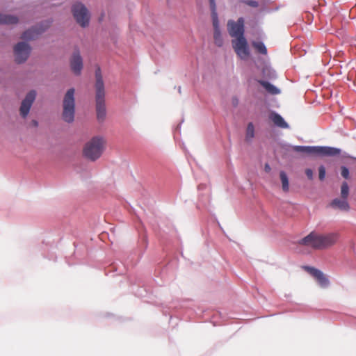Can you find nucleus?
Segmentation results:
<instances>
[{
  "label": "nucleus",
  "instance_id": "dca6fc26",
  "mask_svg": "<svg viewBox=\"0 0 356 356\" xmlns=\"http://www.w3.org/2000/svg\"><path fill=\"white\" fill-rule=\"evenodd\" d=\"M331 205L333 207H337L341 210L348 211L349 209V204L346 200V199L340 200L336 198L332 200Z\"/></svg>",
  "mask_w": 356,
  "mask_h": 356
},
{
  "label": "nucleus",
  "instance_id": "0eeeda50",
  "mask_svg": "<svg viewBox=\"0 0 356 356\" xmlns=\"http://www.w3.org/2000/svg\"><path fill=\"white\" fill-rule=\"evenodd\" d=\"M35 96L36 92L35 90H31L26 95L19 108L22 117L26 118L28 115L30 108L35 99Z\"/></svg>",
  "mask_w": 356,
  "mask_h": 356
},
{
  "label": "nucleus",
  "instance_id": "9b49d317",
  "mask_svg": "<svg viewBox=\"0 0 356 356\" xmlns=\"http://www.w3.org/2000/svg\"><path fill=\"white\" fill-rule=\"evenodd\" d=\"M210 7L211 10V17L213 21V26L214 28V33L215 35H218L220 33L219 29V21L218 17V14L216 12V5L215 0H209Z\"/></svg>",
  "mask_w": 356,
  "mask_h": 356
},
{
  "label": "nucleus",
  "instance_id": "c85d7f7f",
  "mask_svg": "<svg viewBox=\"0 0 356 356\" xmlns=\"http://www.w3.org/2000/svg\"><path fill=\"white\" fill-rule=\"evenodd\" d=\"M31 124H33V126H34V127H37V126H38V122H37L35 120H33L31 121Z\"/></svg>",
  "mask_w": 356,
  "mask_h": 356
},
{
  "label": "nucleus",
  "instance_id": "6ab92c4d",
  "mask_svg": "<svg viewBox=\"0 0 356 356\" xmlns=\"http://www.w3.org/2000/svg\"><path fill=\"white\" fill-rule=\"evenodd\" d=\"M259 83L269 93L272 95H277L280 93V90L271 83L265 81H260Z\"/></svg>",
  "mask_w": 356,
  "mask_h": 356
},
{
  "label": "nucleus",
  "instance_id": "5701e85b",
  "mask_svg": "<svg viewBox=\"0 0 356 356\" xmlns=\"http://www.w3.org/2000/svg\"><path fill=\"white\" fill-rule=\"evenodd\" d=\"M341 175L344 179H348L350 178V172L348 168H346V166H341Z\"/></svg>",
  "mask_w": 356,
  "mask_h": 356
},
{
  "label": "nucleus",
  "instance_id": "a878e982",
  "mask_svg": "<svg viewBox=\"0 0 356 356\" xmlns=\"http://www.w3.org/2000/svg\"><path fill=\"white\" fill-rule=\"evenodd\" d=\"M257 48V50L259 53L262 54H266L267 53V49L266 46H254Z\"/></svg>",
  "mask_w": 356,
  "mask_h": 356
},
{
  "label": "nucleus",
  "instance_id": "aec40b11",
  "mask_svg": "<svg viewBox=\"0 0 356 356\" xmlns=\"http://www.w3.org/2000/svg\"><path fill=\"white\" fill-rule=\"evenodd\" d=\"M280 177L282 181V190L284 192L289 191V179L286 174L284 171H282L280 173Z\"/></svg>",
  "mask_w": 356,
  "mask_h": 356
},
{
  "label": "nucleus",
  "instance_id": "cd10ccee",
  "mask_svg": "<svg viewBox=\"0 0 356 356\" xmlns=\"http://www.w3.org/2000/svg\"><path fill=\"white\" fill-rule=\"evenodd\" d=\"M264 169H265V171L267 172H269L270 171V170H271L270 166L268 163H266L265 165Z\"/></svg>",
  "mask_w": 356,
  "mask_h": 356
},
{
  "label": "nucleus",
  "instance_id": "9d476101",
  "mask_svg": "<svg viewBox=\"0 0 356 356\" xmlns=\"http://www.w3.org/2000/svg\"><path fill=\"white\" fill-rule=\"evenodd\" d=\"M70 66L72 71L75 74H80L83 68V60L79 52L77 51L73 54L70 60Z\"/></svg>",
  "mask_w": 356,
  "mask_h": 356
},
{
  "label": "nucleus",
  "instance_id": "20e7f679",
  "mask_svg": "<svg viewBox=\"0 0 356 356\" xmlns=\"http://www.w3.org/2000/svg\"><path fill=\"white\" fill-rule=\"evenodd\" d=\"M227 31L230 36L236 40L235 44H247L244 37V19L240 17L236 22L229 20L227 22Z\"/></svg>",
  "mask_w": 356,
  "mask_h": 356
},
{
  "label": "nucleus",
  "instance_id": "f257e3e1",
  "mask_svg": "<svg viewBox=\"0 0 356 356\" xmlns=\"http://www.w3.org/2000/svg\"><path fill=\"white\" fill-rule=\"evenodd\" d=\"M339 237L340 234L338 232L320 234L315 232H312L302 238L298 243L315 250H324L334 245L338 242Z\"/></svg>",
  "mask_w": 356,
  "mask_h": 356
},
{
  "label": "nucleus",
  "instance_id": "423d86ee",
  "mask_svg": "<svg viewBox=\"0 0 356 356\" xmlns=\"http://www.w3.org/2000/svg\"><path fill=\"white\" fill-rule=\"evenodd\" d=\"M72 13L76 22L82 27L89 24L90 14L87 8L81 3L76 2L72 7Z\"/></svg>",
  "mask_w": 356,
  "mask_h": 356
},
{
  "label": "nucleus",
  "instance_id": "f03ea898",
  "mask_svg": "<svg viewBox=\"0 0 356 356\" xmlns=\"http://www.w3.org/2000/svg\"><path fill=\"white\" fill-rule=\"evenodd\" d=\"M96 77V111L99 120H104L106 116V107L104 104V86L101 74V70L97 67L95 71Z\"/></svg>",
  "mask_w": 356,
  "mask_h": 356
},
{
  "label": "nucleus",
  "instance_id": "a211bd4d",
  "mask_svg": "<svg viewBox=\"0 0 356 356\" xmlns=\"http://www.w3.org/2000/svg\"><path fill=\"white\" fill-rule=\"evenodd\" d=\"M294 149L296 152H302L307 154H317L318 147L296 146Z\"/></svg>",
  "mask_w": 356,
  "mask_h": 356
},
{
  "label": "nucleus",
  "instance_id": "ddd939ff",
  "mask_svg": "<svg viewBox=\"0 0 356 356\" xmlns=\"http://www.w3.org/2000/svg\"><path fill=\"white\" fill-rule=\"evenodd\" d=\"M341 149L331 147H318L317 154L323 156H337L339 155Z\"/></svg>",
  "mask_w": 356,
  "mask_h": 356
},
{
  "label": "nucleus",
  "instance_id": "7c9ffc66",
  "mask_svg": "<svg viewBox=\"0 0 356 356\" xmlns=\"http://www.w3.org/2000/svg\"><path fill=\"white\" fill-rule=\"evenodd\" d=\"M296 46H295V47H294V48H293V49L291 48V51L292 53H295V51H296L295 48H296Z\"/></svg>",
  "mask_w": 356,
  "mask_h": 356
},
{
  "label": "nucleus",
  "instance_id": "f3484780",
  "mask_svg": "<svg viewBox=\"0 0 356 356\" xmlns=\"http://www.w3.org/2000/svg\"><path fill=\"white\" fill-rule=\"evenodd\" d=\"M18 22V18L14 15L0 14L1 24H15Z\"/></svg>",
  "mask_w": 356,
  "mask_h": 356
},
{
  "label": "nucleus",
  "instance_id": "c756f323",
  "mask_svg": "<svg viewBox=\"0 0 356 356\" xmlns=\"http://www.w3.org/2000/svg\"><path fill=\"white\" fill-rule=\"evenodd\" d=\"M16 44H19V45H21V44H26L24 42H17Z\"/></svg>",
  "mask_w": 356,
  "mask_h": 356
},
{
  "label": "nucleus",
  "instance_id": "b1692460",
  "mask_svg": "<svg viewBox=\"0 0 356 356\" xmlns=\"http://www.w3.org/2000/svg\"><path fill=\"white\" fill-rule=\"evenodd\" d=\"M318 177L321 181H323L325 177V168L323 165L318 168Z\"/></svg>",
  "mask_w": 356,
  "mask_h": 356
},
{
  "label": "nucleus",
  "instance_id": "4be33fe9",
  "mask_svg": "<svg viewBox=\"0 0 356 356\" xmlns=\"http://www.w3.org/2000/svg\"><path fill=\"white\" fill-rule=\"evenodd\" d=\"M349 194V187L346 182H343L341 186V195L343 199H346Z\"/></svg>",
  "mask_w": 356,
  "mask_h": 356
},
{
  "label": "nucleus",
  "instance_id": "393cba45",
  "mask_svg": "<svg viewBox=\"0 0 356 356\" xmlns=\"http://www.w3.org/2000/svg\"><path fill=\"white\" fill-rule=\"evenodd\" d=\"M244 3L246 5L250 6L251 7H254V8H256L259 6L258 2L256 1H253V0H247V1H245Z\"/></svg>",
  "mask_w": 356,
  "mask_h": 356
},
{
  "label": "nucleus",
  "instance_id": "6e6552de",
  "mask_svg": "<svg viewBox=\"0 0 356 356\" xmlns=\"http://www.w3.org/2000/svg\"><path fill=\"white\" fill-rule=\"evenodd\" d=\"M305 269L317 280L321 286L326 287L328 286L329 280L322 271L310 266H305Z\"/></svg>",
  "mask_w": 356,
  "mask_h": 356
},
{
  "label": "nucleus",
  "instance_id": "4468645a",
  "mask_svg": "<svg viewBox=\"0 0 356 356\" xmlns=\"http://www.w3.org/2000/svg\"><path fill=\"white\" fill-rule=\"evenodd\" d=\"M270 119L273 121V122L277 127L280 128H288V124L284 121L283 118L276 113H272L270 115Z\"/></svg>",
  "mask_w": 356,
  "mask_h": 356
},
{
  "label": "nucleus",
  "instance_id": "7ed1b4c3",
  "mask_svg": "<svg viewBox=\"0 0 356 356\" xmlns=\"http://www.w3.org/2000/svg\"><path fill=\"white\" fill-rule=\"evenodd\" d=\"M104 143L103 138L93 137L85 145L83 151L84 156L92 161L98 159L103 153Z\"/></svg>",
  "mask_w": 356,
  "mask_h": 356
},
{
  "label": "nucleus",
  "instance_id": "412c9836",
  "mask_svg": "<svg viewBox=\"0 0 356 356\" xmlns=\"http://www.w3.org/2000/svg\"><path fill=\"white\" fill-rule=\"evenodd\" d=\"M254 136V127L252 122L248 123L246 129V140H250Z\"/></svg>",
  "mask_w": 356,
  "mask_h": 356
},
{
  "label": "nucleus",
  "instance_id": "2eb2a0df",
  "mask_svg": "<svg viewBox=\"0 0 356 356\" xmlns=\"http://www.w3.org/2000/svg\"><path fill=\"white\" fill-rule=\"evenodd\" d=\"M234 51L241 59H247L250 54L249 46H234Z\"/></svg>",
  "mask_w": 356,
  "mask_h": 356
},
{
  "label": "nucleus",
  "instance_id": "39448f33",
  "mask_svg": "<svg viewBox=\"0 0 356 356\" xmlns=\"http://www.w3.org/2000/svg\"><path fill=\"white\" fill-rule=\"evenodd\" d=\"M74 89H69L63 99V120L67 122H72L74 118Z\"/></svg>",
  "mask_w": 356,
  "mask_h": 356
},
{
  "label": "nucleus",
  "instance_id": "bb28decb",
  "mask_svg": "<svg viewBox=\"0 0 356 356\" xmlns=\"http://www.w3.org/2000/svg\"><path fill=\"white\" fill-rule=\"evenodd\" d=\"M305 174L309 179H313V171L312 170L307 168L305 170Z\"/></svg>",
  "mask_w": 356,
  "mask_h": 356
},
{
  "label": "nucleus",
  "instance_id": "f8f14e48",
  "mask_svg": "<svg viewBox=\"0 0 356 356\" xmlns=\"http://www.w3.org/2000/svg\"><path fill=\"white\" fill-rule=\"evenodd\" d=\"M44 31V29L33 27L24 32V33L22 35V38L26 41L35 40Z\"/></svg>",
  "mask_w": 356,
  "mask_h": 356
},
{
  "label": "nucleus",
  "instance_id": "1a4fd4ad",
  "mask_svg": "<svg viewBox=\"0 0 356 356\" xmlns=\"http://www.w3.org/2000/svg\"><path fill=\"white\" fill-rule=\"evenodd\" d=\"M31 46H15V60L17 63L25 62L31 52Z\"/></svg>",
  "mask_w": 356,
  "mask_h": 356
}]
</instances>
